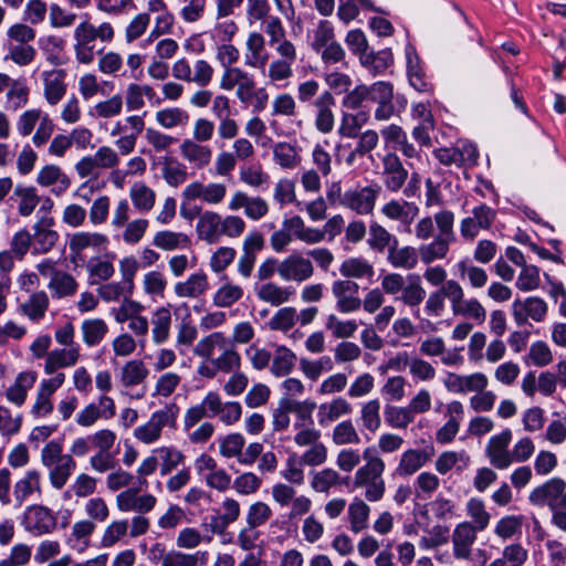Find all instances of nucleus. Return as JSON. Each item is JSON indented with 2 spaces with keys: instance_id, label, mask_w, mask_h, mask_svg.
I'll use <instances>...</instances> for the list:
<instances>
[{
  "instance_id": "f257e3e1",
  "label": "nucleus",
  "mask_w": 566,
  "mask_h": 566,
  "mask_svg": "<svg viewBox=\"0 0 566 566\" xmlns=\"http://www.w3.org/2000/svg\"><path fill=\"white\" fill-rule=\"evenodd\" d=\"M376 105L374 117L376 120L386 122L400 115L407 107V99L401 94L394 93L390 82L378 81L370 85L358 84L342 98V106L347 111H367L366 103Z\"/></svg>"
},
{
  "instance_id": "f03ea898",
  "label": "nucleus",
  "mask_w": 566,
  "mask_h": 566,
  "mask_svg": "<svg viewBox=\"0 0 566 566\" xmlns=\"http://www.w3.org/2000/svg\"><path fill=\"white\" fill-rule=\"evenodd\" d=\"M363 460L365 463L356 470L353 485L355 489L364 490V497L368 502H379L384 499L386 492V483L382 476L386 469L385 461L374 447L364 449Z\"/></svg>"
},
{
  "instance_id": "7ed1b4c3",
  "label": "nucleus",
  "mask_w": 566,
  "mask_h": 566,
  "mask_svg": "<svg viewBox=\"0 0 566 566\" xmlns=\"http://www.w3.org/2000/svg\"><path fill=\"white\" fill-rule=\"evenodd\" d=\"M41 463L48 469L49 481L53 489L61 490L76 469L72 454L63 452V444L59 440H51L41 450Z\"/></svg>"
},
{
  "instance_id": "20e7f679",
  "label": "nucleus",
  "mask_w": 566,
  "mask_h": 566,
  "mask_svg": "<svg viewBox=\"0 0 566 566\" xmlns=\"http://www.w3.org/2000/svg\"><path fill=\"white\" fill-rule=\"evenodd\" d=\"M179 411L177 403H166L163 408L154 411L145 423L134 429V438L144 444L158 442L165 429L176 430Z\"/></svg>"
},
{
  "instance_id": "39448f33",
  "label": "nucleus",
  "mask_w": 566,
  "mask_h": 566,
  "mask_svg": "<svg viewBox=\"0 0 566 566\" xmlns=\"http://www.w3.org/2000/svg\"><path fill=\"white\" fill-rule=\"evenodd\" d=\"M21 525L33 536H43L53 533L57 527L56 514L48 506L32 504L25 507Z\"/></svg>"
},
{
  "instance_id": "423d86ee",
  "label": "nucleus",
  "mask_w": 566,
  "mask_h": 566,
  "mask_svg": "<svg viewBox=\"0 0 566 566\" xmlns=\"http://www.w3.org/2000/svg\"><path fill=\"white\" fill-rule=\"evenodd\" d=\"M219 85L223 91L235 88V96L242 104L251 103L256 94V82L253 75L242 67L223 70Z\"/></svg>"
},
{
  "instance_id": "0eeeda50",
  "label": "nucleus",
  "mask_w": 566,
  "mask_h": 566,
  "mask_svg": "<svg viewBox=\"0 0 566 566\" xmlns=\"http://www.w3.org/2000/svg\"><path fill=\"white\" fill-rule=\"evenodd\" d=\"M528 500L533 505L566 510V482L562 478H552L536 486Z\"/></svg>"
},
{
  "instance_id": "6e6552de",
  "label": "nucleus",
  "mask_w": 566,
  "mask_h": 566,
  "mask_svg": "<svg viewBox=\"0 0 566 566\" xmlns=\"http://www.w3.org/2000/svg\"><path fill=\"white\" fill-rule=\"evenodd\" d=\"M379 192L380 187L377 185L348 189L340 198V206L360 216L370 214L374 211Z\"/></svg>"
},
{
  "instance_id": "1a4fd4ad",
  "label": "nucleus",
  "mask_w": 566,
  "mask_h": 566,
  "mask_svg": "<svg viewBox=\"0 0 566 566\" xmlns=\"http://www.w3.org/2000/svg\"><path fill=\"white\" fill-rule=\"evenodd\" d=\"M496 218V211L485 203L475 206L472 216L460 222V234L465 240H474L480 230H489Z\"/></svg>"
},
{
  "instance_id": "9d476101",
  "label": "nucleus",
  "mask_w": 566,
  "mask_h": 566,
  "mask_svg": "<svg viewBox=\"0 0 566 566\" xmlns=\"http://www.w3.org/2000/svg\"><path fill=\"white\" fill-rule=\"evenodd\" d=\"M277 274L285 282L302 283L314 274V265L308 258L292 253L277 264Z\"/></svg>"
},
{
  "instance_id": "9b49d317",
  "label": "nucleus",
  "mask_w": 566,
  "mask_h": 566,
  "mask_svg": "<svg viewBox=\"0 0 566 566\" xmlns=\"http://www.w3.org/2000/svg\"><path fill=\"white\" fill-rule=\"evenodd\" d=\"M264 248V237L261 232L251 231L243 240L241 253L237 261V271L243 279H249L255 266L258 253Z\"/></svg>"
},
{
  "instance_id": "f8f14e48",
  "label": "nucleus",
  "mask_w": 566,
  "mask_h": 566,
  "mask_svg": "<svg viewBox=\"0 0 566 566\" xmlns=\"http://www.w3.org/2000/svg\"><path fill=\"white\" fill-rule=\"evenodd\" d=\"M548 311L547 303L537 296H530L524 300L516 298L512 304V315L516 325L523 326L528 319L541 323L546 318Z\"/></svg>"
},
{
  "instance_id": "ddd939ff",
  "label": "nucleus",
  "mask_w": 566,
  "mask_h": 566,
  "mask_svg": "<svg viewBox=\"0 0 566 566\" xmlns=\"http://www.w3.org/2000/svg\"><path fill=\"white\" fill-rule=\"evenodd\" d=\"M512 440V431L506 428L502 432L490 438L485 454L490 464L497 470H505L512 464L511 451L509 446Z\"/></svg>"
},
{
  "instance_id": "4468645a",
  "label": "nucleus",
  "mask_w": 566,
  "mask_h": 566,
  "mask_svg": "<svg viewBox=\"0 0 566 566\" xmlns=\"http://www.w3.org/2000/svg\"><path fill=\"white\" fill-rule=\"evenodd\" d=\"M157 499L155 495L145 493L139 494L137 489H127L116 495V507L119 512H135L137 515H144L154 510Z\"/></svg>"
},
{
  "instance_id": "2eb2a0df",
  "label": "nucleus",
  "mask_w": 566,
  "mask_h": 566,
  "mask_svg": "<svg viewBox=\"0 0 566 566\" xmlns=\"http://www.w3.org/2000/svg\"><path fill=\"white\" fill-rule=\"evenodd\" d=\"M359 285L352 280H336L332 283V294L336 300V308L340 313H353L360 308L358 297Z\"/></svg>"
},
{
  "instance_id": "dca6fc26",
  "label": "nucleus",
  "mask_w": 566,
  "mask_h": 566,
  "mask_svg": "<svg viewBox=\"0 0 566 566\" xmlns=\"http://www.w3.org/2000/svg\"><path fill=\"white\" fill-rule=\"evenodd\" d=\"M227 195V187L220 182L202 184L193 181L185 187L182 197L187 201L200 199L203 202L217 206L223 201Z\"/></svg>"
},
{
  "instance_id": "f3484780",
  "label": "nucleus",
  "mask_w": 566,
  "mask_h": 566,
  "mask_svg": "<svg viewBox=\"0 0 566 566\" xmlns=\"http://www.w3.org/2000/svg\"><path fill=\"white\" fill-rule=\"evenodd\" d=\"M336 102L333 93L323 91L314 101L313 107L315 113L314 125L322 134H329L335 127V114L333 108Z\"/></svg>"
},
{
  "instance_id": "a211bd4d",
  "label": "nucleus",
  "mask_w": 566,
  "mask_h": 566,
  "mask_svg": "<svg viewBox=\"0 0 566 566\" xmlns=\"http://www.w3.org/2000/svg\"><path fill=\"white\" fill-rule=\"evenodd\" d=\"M43 83V95L48 104H59L66 94V72L63 69L53 67L43 70L40 74Z\"/></svg>"
},
{
  "instance_id": "6ab92c4d",
  "label": "nucleus",
  "mask_w": 566,
  "mask_h": 566,
  "mask_svg": "<svg viewBox=\"0 0 566 566\" xmlns=\"http://www.w3.org/2000/svg\"><path fill=\"white\" fill-rule=\"evenodd\" d=\"M55 221L53 217L42 216L32 227L33 253H48L59 240V233L52 229Z\"/></svg>"
},
{
  "instance_id": "aec40b11",
  "label": "nucleus",
  "mask_w": 566,
  "mask_h": 566,
  "mask_svg": "<svg viewBox=\"0 0 566 566\" xmlns=\"http://www.w3.org/2000/svg\"><path fill=\"white\" fill-rule=\"evenodd\" d=\"M478 531L471 522H461L455 525L452 533L453 556L457 559H470Z\"/></svg>"
},
{
  "instance_id": "412c9836",
  "label": "nucleus",
  "mask_w": 566,
  "mask_h": 566,
  "mask_svg": "<svg viewBox=\"0 0 566 566\" xmlns=\"http://www.w3.org/2000/svg\"><path fill=\"white\" fill-rule=\"evenodd\" d=\"M115 36V31L109 22H103L98 27H95L87 20L81 22L74 29L75 43L84 45H94L96 40L109 43Z\"/></svg>"
},
{
  "instance_id": "4be33fe9",
  "label": "nucleus",
  "mask_w": 566,
  "mask_h": 566,
  "mask_svg": "<svg viewBox=\"0 0 566 566\" xmlns=\"http://www.w3.org/2000/svg\"><path fill=\"white\" fill-rule=\"evenodd\" d=\"M384 185L392 192L399 191L408 179V171L395 153H388L382 158Z\"/></svg>"
},
{
  "instance_id": "5701e85b",
  "label": "nucleus",
  "mask_w": 566,
  "mask_h": 566,
  "mask_svg": "<svg viewBox=\"0 0 566 566\" xmlns=\"http://www.w3.org/2000/svg\"><path fill=\"white\" fill-rule=\"evenodd\" d=\"M222 216L212 210L199 213L196 233L199 240L216 244L221 240Z\"/></svg>"
},
{
  "instance_id": "b1692460",
  "label": "nucleus",
  "mask_w": 566,
  "mask_h": 566,
  "mask_svg": "<svg viewBox=\"0 0 566 566\" xmlns=\"http://www.w3.org/2000/svg\"><path fill=\"white\" fill-rule=\"evenodd\" d=\"M41 473L35 469L28 470L21 479L13 484V502L21 506L30 496L42 495Z\"/></svg>"
},
{
  "instance_id": "393cba45",
  "label": "nucleus",
  "mask_w": 566,
  "mask_h": 566,
  "mask_svg": "<svg viewBox=\"0 0 566 566\" xmlns=\"http://www.w3.org/2000/svg\"><path fill=\"white\" fill-rule=\"evenodd\" d=\"M181 157L196 169L206 168L212 159V149L205 143L185 138L179 145Z\"/></svg>"
},
{
  "instance_id": "a878e982",
  "label": "nucleus",
  "mask_w": 566,
  "mask_h": 566,
  "mask_svg": "<svg viewBox=\"0 0 566 566\" xmlns=\"http://www.w3.org/2000/svg\"><path fill=\"white\" fill-rule=\"evenodd\" d=\"M430 458L431 454L427 450L409 448L400 454L394 475L399 478L410 476L423 468Z\"/></svg>"
},
{
  "instance_id": "bb28decb",
  "label": "nucleus",
  "mask_w": 566,
  "mask_h": 566,
  "mask_svg": "<svg viewBox=\"0 0 566 566\" xmlns=\"http://www.w3.org/2000/svg\"><path fill=\"white\" fill-rule=\"evenodd\" d=\"M210 407V416L218 417L226 426L237 423L242 416V407L238 401L223 402L217 391H211V397L207 400Z\"/></svg>"
},
{
  "instance_id": "cd10ccee",
  "label": "nucleus",
  "mask_w": 566,
  "mask_h": 566,
  "mask_svg": "<svg viewBox=\"0 0 566 566\" xmlns=\"http://www.w3.org/2000/svg\"><path fill=\"white\" fill-rule=\"evenodd\" d=\"M265 45V36L262 33L250 32L245 41L244 64L252 69H264L269 61Z\"/></svg>"
},
{
  "instance_id": "c85d7f7f",
  "label": "nucleus",
  "mask_w": 566,
  "mask_h": 566,
  "mask_svg": "<svg viewBox=\"0 0 566 566\" xmlns=\"http://www.w3.org/2000/svg\"><path fill=\"white\" fill-rule=\"evenodd\" d=\"M458 281L448 280L439 290L431 292L426 301L424 311L429 316H440L444 311V300L448 298L451 308L455 301Z\"/></svg>"
},
{
  "instance_id": "c756f323",
  "label": "nucleus",
  "mask_w": 566,
  "mask_h": 566,
  "mask_svg": "<svg viewBox=\"0 0 566 566\" xmlns=\"http://www.w3.org/2000/svg\"><path fill=\"white\" fill-rule=\"evenodd\" d=\"M455 301L453 303L452 313L455 316H464L483 323L486 318V311L476 298H464L463 287L458 282L455 291Z\"/></svg>"
},
{
  "instance_id": "7c9ffc66",
  "label": "nucleus",
  "mask_w": 566,
  "mask_h": 566,
  "mask_svg": "<svg viewBox=\"0 0 566 566\" xmlns=\"http://www.w3.org/2000/svg\"><path fill=\"white\" fill-rule=\"evenodd\" d=\"M381 213L390 219L400 221L406 227V231L410 232V226L419 213V208L405 200H390L381 207Z\"/></svg>"
},
{
  "instance_id": "2f4dec72",
  "label": "nucleus",
  "mask_w": 566,
  "mask_h": 566,
  "mask_svg": "<svg viewBox=\"0 0 566 566\" xmlns=\"http://www.w3.org/2000/svg\"><path fill=\"white\" fill-rule=\"evenodd\" d=\"M367 502L365 497L355 496L347 506L346 517L349 530L354 534L361 533L369 527L371 509Z\"/></svg>"
},
{
  "instance_id": "473e14b6",
  "label": "nucleus",
  "mask_w": 566,
  "mask_h": 566,
  "mask_svg": "<svg viewBox=\"0 0 566 566\" xmlns=\"http://www.w3.org/2000/svg\"><path fill=\"white\" fill-rule=\"evenodd\" d=\"M80 358V347L55 348L46 355L44 371L46 375H53L61 368L74 366Z\"/></svg>"
},
{
  "instance_id": "72a5a7b5",
  "label": "nucleus",
  "mask_w": 566,
  "mask_h": 566,
  "mask_svg": "<svg viewBox=\"0 0 566 566\" xmlns=\"http://www.w3.org/2000/svg\"><path fill=\"white\" fill-rule=\"evenodd\" d=\"M151 340L159 346L170 338L172 315L169 306L156 308L150 318Z\"/></svg>"
},
{
  "instance_id": "f704fd0d",
  "label": "nucleus",
  "mask_w": 566,
  "mask_h": 566,
  "mask_svg": "<svg viewBox=\"0 0 566 566\" xmlns=\"http://www.w3.org/2000/svg\"><path fill=\"white\" fill-rule=\"evenodd\" d=\"M36 378L38 374L33 370L18 374L13 385L6 390L7 400L17 407L23 406L28 391L34 386Z\"/></svg>"
},
{
  "instance_id": "c9c22d12",
  "label": "nucleus",
  "mask_w": 566,
  "mask_h": 566,
  "mask_svg": "<svg viewBox=\"0 0 566 566\" xmlns=\"http://www.w3.org/2000/svg\"><path fill=\"white\" fill-rule=\"evenodd\" d=\"M256 297L272 306H280L291 301L294 291L289 286H281L274 282H265L254 286Z\"/></svg>"
},
{
  "instance_id": "e433bc0d",
  "label": "nucleus",
  "mask_w": 566,
  "mask_h": 566,
  "mask_svg": "<svg viewBox=\"0 0 566 566\" xmlns=\"http://www.w3.org/2000/svg\"><path fill=\"white\" fill-rule=\"evenodd\" d=\"M36 182L42 187L53 186L55 196H61L71 185L70 178L55 165L44 166L38 174Z\"/></svg>"
},
{
  "instance_id": "4c0bfd02",
  "label": "nucleus",
  "mask_w": 566,
  "mask_h": 566,
  "mask_svg": "<svg viewBox=\"0 0 566 566\" xmlns=\"http://www.w3.org/2000/svg\"><path fill=\"white\" fill-rule=\"evenodd\" d=\"M471 463V458L467 453V451H443L439 454L434 462L436 471L446 475L451 470H455L458 473H461L465 470Z\"/></svg>"
},
{
  "instance_id": "58836bf2",
  "label": "nucleus",
  "mask_w": 566,
  "mask_h": 566,
  "mask_svg": "<svg viewBox=\"0 0 566 566\" xmlns=\"http://www.w3.org/2000/svg\"><path fill=\"white\" fill-rule=\"evenodd\" d=\"M271 115L289 118L298 128L303 125L302 119H296L298 115L297 105L295 98L290 93H280L273 97Z\"/></svg>"
},
{
  "instance_id": "ea45409f",
  "label": "nucleus",
  "mask_w": 566,
  "mask_h": 566,
  "mask_svg": "<svg viewBox=\"0 0 566 566\" xmlns=\"http://www.w3.org/2000/svg\"><path fill=\"white\" fill-rule=\"evenodd\" d=\"M209 289L208 275L200 271L188 276L184 282L175 285V293L179 297L196 298L205 294Z\"/></svg>"
},
{
  "instance_id": "a19ab883",
  "label": "nucleus",
  "mask_w": 566,
  "mask_h": 566,
  "mask_svg": "<svg viewBox=\"0 0 566 566\" xmlns=\"http://www.w3.org/2000/svg\"><path fill=\"white\" fill-rule=\"evenodd\" d=\"M419 258V250L410 245L398 247V244H395L387 254V260L391 266L405 270L415 269Z\"/></svg>"
},
{
  "instance_id": "79ce46f5",
  "label": "nucleus",
  "mask_w": 566,
  "mask_h": 566,
  "mask_svg": "<svg viewBox=\"0 0 566 566\" xmlns=\"http://www.w3.org/2000/svg\"><path fill=\"white\" fill-rule=\"evenodd\" d=\"M353 411L352 405L343 397H337L331 402L318 407L317 418L321 426H326Z\"/></svg>"
},
{
  "instance_id": "37998d69",
  "label": "nucleus",
  "mask_w": 566,
  "mask_h": 566,
  "mask_svg": "<svg viewBox=\"0 0 566 566\" xmlns=\"http://www.w3.org/2000/svg\"><path fill=\"white\" fill-rule=\"evenodd\" d=\"M370 118L369 111H358L356 113L343 112L338 134L345 138H356L359 130Z\"/></svg>"
},
{
  "instance_id": "c03bdc74",
  "label": "nucleus",
  "mask_w": 566,
  "mask_h": 566,
  "mask_svg": "<svg viewBox=\"0 0 566 566\" xmlns=\"http://www.w3.org/2000/svg\"><path fill=\"white\" fill-rule=\"evenodd\" d=\"M11 199L15 200L18 212L24 218L30 217L40 203L36 189L32 186L18 185L13 190Z\"/></svg>"
},
{
  "instance_id": "a18cd8bd",
  "label": "nucleus",
  "mask_w": 566,
  "mask_h": 566,
  "mask_svg": "<svg viewBox=\"0 0 566 566\" xmlns=\"http://www.w3.org/2000/svg\"><path fill=\"white\" fill-rule=\"evenodd\" d=\"M129 198L140 213L149 212L156 203V192L143 181L133 184L129 188Z\"/></svg>"
},
{
  "instance_id": "49530a36",
  "label": "nucleus",
  "mask_w": 566,
  "mask_h": 566,
  "mask_svg": "<svg viewBox=\"0 0 566 566\" xmlns=\"http://www.w3.org/2000/svg\"><path fill=\"white\" fill-rule=\"evenodd\" d=\"M222 284L218 287L212 296V302L217 307H230L243 297V289L241 285L229 281L224 275Z\"/></svg>"
},
{
  "instance_id": "de8ad7c7",
  "label": "nucleus",
  "mask_w": 566,
  "mask_h": 566,
  "mask_svg": "<svg viewBox=\"0 0 566 566\" xmlns=\"http://www.w3.org/2000/svg\"><path fill=\"white\" fill-rule=\"evenodd\" d=\"M149 375L146 364L140 359L126 361L120 368L119 381L128 388L140 385Z\"/></svg>"
},
{
  "instance_id": "09e8293b",
  "label": "nucleus",
  "mask_w": 566,
  "mask_h": 566,
  "mask_svg": "<svg viewBox=\"0 0 566 566\" xmlns=\"http://www.w3.org/2000/svg\"><path fill=\"white\" fill-rule=\"evenodd\" d=\"M107 333L108 325L102 318H86L81 324L82 339L88 347L99 345Z\"/></svg>"
},
{
  "instance_id": "8fccbe9b",
  "label": "nucleus",
  "mask_w": 566,
  "mask_h": 566,
  "mask_svg": "<svg viewBox=\"0 0 566 566\" xmlns=\"http://www.w3.org/2000/svg\"><path fill=\"white\" fill-rule=\"evenodd\" d=\"M108 242L107 237L98 232L80 231L70 238V250L73 254L80 255L88 248L97 249Z\"/></svg>"
},
{
  "instance_id": "3c124183",
  "label": "nucleus",
  "mask_w": 566,
  "mask_h": 566,
  "mask_svg": "<svg viewBox=\"0 0 566 566\" xmlns=\"http://www.w3.org/2000/svg\"><path fill=\"white\" fill-rule=\"evenodd\" d=\"M155 120L165 129H174L187 126L190 120V115L181 107H166L156 112Z\"/></svg>"
},
{
  "instance_id": "603ef678",
  "label": "nucleus",
  "mask_w": 566,
  "mask_h": 566,
  "mask_svg": "<svg viewBox=\"0 0 566 566\" xmlns=\"http://www.w3.org/2000/svg\"><path fill=\"white\" fill-rule=\"evenodd\" d=\"M339 272L347 279H366L371 281L375 275L374 266L364 258H349L339 268Z\"/></svg>"
},
{
  "instance_id": "864d4df0",
  "label": "nucleus",
  "mask_w": 566,
  "mask_h": 566,
  "mask_svg": "<svg viewBox=\"0 0 566 566\" xmlns=\"http://www.w3.org/2000/svg\"><path fill=\"white\" fill-rule=\"evenodd\" d=\"M50 300L44 291H38L20 305L21 313L33 322H39L49 308Z\"/></svg>"
},
{
  "instance_id": "5fc2aeb1",
  "label": "nucleus",
  "mask_w": 566,
  "mask_h": 566,
  "mask_svg": "<svg viewBox=\"0 0 566 566\" xmlns=\"http://www.w3.org/2000/svg\"><path fill=\"white\" fill-rule=\"evenodd\" d=\"M229 340L221 332H213L205 337H202L195 346L193 354L203 359L212 360L214 359V353L220 349H223V346Z\"/></svg>"
},
{
  "instance_id": "6e6d98bb",
  "label": "nucleus",
  "mask_w": 566,
  "mask_h": 566,
  "mask_svg": "<svg viewBox=\"0 0 566 566\" xmlns=\"http://www.w3.org/2000/svg\"><path fill=\"white\" fill-rule=\"evenodd\" d=\"M398 243V239L385 227L377 222L370 223L367 244L371 250L382 253L386 249L389 251L391 247Z\"/></svg>"
},
{
  "instance_id": "4d7b16f0",
  "label": "nucleus",
  "mask_w": 566,
  "mask_h": 566,
  "mask_svg": "<svg viewBox=\"0 0 566 566\" xmlns=\"http://www.w3.org/2000/svg\"><path fill=\"white\" fill-rule=\"evenodd\" d=\"M153 244L164 251L185 249L190 244V239L182 232L161 230L155 233Z\"/></svg>"
},
{
  "instance_id": "13d9d810",
  "label": "nucleus",
  "mask_w": 566,
  "mask_h": 566,
  "mask_svg": "<svg viewBox=\"0 0 566 566\" xmlns=\"http://www.w3.org/2000/svg\"><path fill=\"white\" fill-rule=\"evenodd\" d=\"M450 241L444 237L437 235L430 243L419 247V255L424 264H430L436 260H442L447 256L450 249Z\"/></svg>"
},
{
  "instance_id": "bf43d9fd",
  "label": "nucleus",
  "mask_w": 566,
  "mask_h": 566,
  "mask_svg": "<svg viewBox=\"0 0 566 566\" xmlns=\"http://www.w3.org/2000/svg\"><path fill=\"white\" fill-rule=\"evenodd\" d=\"M273 159L283 169H294L301 163L296 147L286 142H279L273 146Z\"/></svg>"
},
{
  "instance_id": "052dcab7",
  "label": "nucleus",
  "mask_w": 566,
  "mask_h": 566,
  "mask_svg": "<svg viewBox=\"0 0 566 566\" xmlns=\"http://www.w3.org/2000/svg\"><path fill=\"white\" fill-rule=\"evenodd\" d=\"M296 363V355L285 346H277L272 357L271 373L276 377L289 375Z\"/></svg>"
},
{
  "instance_id": "680f3d73",
  "label": "nucleus",
  "mask_w": 566,
  "mask_h": 566,
  "mask_svg": "<svg viewBox=\"0 0 566 566\" xmlns=\"http://www.w3.org/2000/svg\"><path fill=\"white\" fill-rule=\"evenodd\" d=\"M39 49L45 55V60L54 66L63 64L62 52L64 50V41L56 35L41 36L38 41Z\"/></svg>"
},
{
  "instance_id": "e2e57ef3",
  "label": "nucleus",
  "mask_w": 566,
  "mask_h": 566,
  "mask_svg": "<svg viewBox=\"0 0 566 566\" xmlns=\"http://www.w3.org/2000/svg\"><path fill=\"white\" fill-rule=\"evenodd\" d=\"M342 485V476L332 469L325 468L321 471L312 472L311 488L317 493H328L331 489Z\"/></svg>"
},
{
  "instance_id": "0e129e2a",
  "label": "nucleus",
  "mask_w": 566,
  "mask_h": 566,
  "mask_svg": "<svg viewBox=\"0 0 566 566\" xmlns=\"http://www.w3.org/2000/svg\"><path fill=\"white\" fill-rule=\"evenodd\" d=\"M359 61L369 73L379 75L392 64V54L388 50H382L377 53L368 51L366 54L361 55Z\"/></svg>"
},
{
  "instance_id": "69168bd1",
  "label": "nucleus",
  "mask_w": 566,
  "mask_h": 566,
  "mask_svg": "<svg viewBox=\"0 0 566 566\" xmlns=\"http://www.w3.org/2000/svg\"><path fill=\"white\" fill-rule=\"evenodd\" d=\"M161 175L170 187H178L188 179L186 165L174 158H166L163 163Z\"/></svg>"
},
{
  "instance_id": "338daca9",
  "label": "nucleus",
  "mask_w": 566,
  "mask_h": 566,
  "mask_svg": "<svg viewBox=\"0 0 566 566\" xmlns=\"http://www.w3.org/2000/svg\"><path fill=\"white\" fill-rule=\"evenodd\" d=\"M220 355L211 360V363L219 368L222 373H232L240 368L241 357L235 350L231 339L227 342L223 349H220Z\"/></svg>"
},
{
  "instance_id": "774afa93",
  "label": "nucleus",
  "mask_w": 566,
  "mask_h": 566,
  "mask_svg": "<svg viewBox=\"0 0 566 566\" xmlns=\"http://www.w3.org/2000/svg\"><path fill=\"white\" fill-rule=\"evenodd\" d=\"M48 289L52 291L54 297L62 298L73 295L77 290V283L71 274L59 271L50 280Z\"/></svg>"
}]
</instances>
